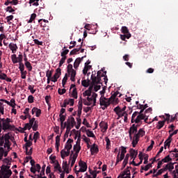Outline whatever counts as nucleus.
Here are the masks:
<instances>
[{
    "label": "nucleus",
    "mask_w": 178,
    "mask_h": 178,
    "mask_svg": "<svg viewBox=\"0 0 178 178\" xmlns=\"http://www.w3.org/2000/svg\"><path fill=\"white\" fill-rule=\"evenodd\" d=\"M71 97L72 98H74L75 99H77V98H78V93H77V88H74L73 89L72 95H71Z\"/></svg>",
    "instance_id": "nucleus-34"
},
{
    "label": "nucleus",
    "mask_w": 178,
    "mask_h": 178,
    "mask_svg": "<svg viewBox=\"0 0 178 178\" xmlns=\"http://www.w3.org/2000/svg\"><path fill=\"white\" fill-rule=\"evenodd\" d=\"M62 74V70L58 67L56 70V73L54 74V76L51 77V81H53V83H56V81H58V79H59V77H60V75Z\"/></svg>",
    "instance_id": "nucleus-7"
},
{
    "label": "nucleus",
    "mask_w": 178,
    "mask_h": 178,
    "mask_svg": "<svg viewBox=\"0 0 178 178\" xmlns=\"http://www.w3.org/2000/svg\"><path fill=\"white\" fill-rule=\"evenodd\" d=\"M60 145V135L56 137V145Z\"/></svg>",
    "instance_id": "nucleus-61"
},
{
    "label": "nucleus",
    "mask_w": 178,
    "mask_h": 178,
    "mask_svg": "<svg viewBox=\"0 0 178 178\" xmlns=\"http://www.w3.org/2000/svg\"><path fill=\"white\" fill-rule=\"evenodd\" d=\"M72 143H73V139L69 138L65 145L64 149H66L67 151H70V149H72L73 147Z\"/></svg>",
    "instance_id": "nucleus-10"
},
{
    "label": "nucleus",
    "mask_w": 178,
    "mask_h": 178,
    "mask_svg": "<svg viewBox=\"0 0 178 178\" xmlns=\"http://www.w3.org/2000/svg\"><path fill=\"white\" fill-rule=\"evenodd\" d=\"M70 155V151H68L65 149H63L60 151V156L62 158V159H65V156H69Z\"/></svg>",
    "instance_id": "nucleus-15"
},
{
    "label": "nucleus",
    "mask_w": 178,
    "mask_h": 178,
    "mask_svg": "<svg viewBox=\"0 0 178 178\" xmlns=\"http://www.w3.org/2000/svg\"><path fill=\"white\" fill-rule=\"evenodd\" d=\"M91 155H94V154H98L99 152V149H98V146L95 143H94L90 147Z\"/></svg>",
    "instance_id": "nucleus-12"
},
{
    "label": "nucleus",
    "mask_w": 178,
    "mask_h": 178,
    "mask_svg": "<svg viewBox=\"0 0 178 178\" xmlns=\"http://www.w3.org/2000/svg\"><path fill=\"white\" fill-rule=\"evenodd\" d=\"M59 120L60 122V126L63 127V122L66 120V115L63 114H59Z\"/></svg>",
    "instance_id": "nucleus-36"
},
{
    "label": "nucleus",
    "mask_w": 178,
    "mask_h": 178,
    "mask_svg": "<svg viewBox=\"0 0 178 178\" xmlns=\"http://www.w3.org/2000/svg\"><path fill=\"white\" fill-rule=\"evenodd\" d=\"M81 135H80V133H79V136L78 137V139L76 140V145H78V149L76 150V153L78 152H80V149H81V146H80V143L81 142Z\"/></svg>",
    "instance_id": "nucleus-27"
},
{
    "label": "nucleus",
    "mask_w": 178,
    "mask_h": 178,
    "mask_svg": "<svg viewBox=\"0 0 178 178\" xmlns=\"http://www.w3.org/2000/svg\"><path fill=\"white\" fill-rule=\"evenodd\" d=\"M165 172V168H161L156 174L153 175L152 177H158V176H161Z\"/></svg>",
    "instance_id": "nucleus-37"
},
{
    "label": "nucleus",
    "mask_w": 178,
    "mask_h": 178,
    "mask_svg": "<svg viewBox=\"0 0 178 178\" xmlns=\"http://www.w3.org/2000/svg\"><path fill=\"white\" fill-rule=\"evenodd\" d=\"M35 17H37V15L35 13H33L31 15L30 19L28 21V23H33V21L35 20Z\"/></svg>",
    "instance_id": "nucleus-50"
},
{
    "label": "nucleus",
    "mask_w": 178,
    "mask_h": 178,
    "mask_svg": "<svg viewBox=\"0 0 178 178\" xmlns=\"http://www.w3.org/2000/svg\"><path fill=\"white\" fill-rule=\"evenodd\" d=\"M177 133H178V129L174 131L173 133L169 135L168 140H172V137H173V136H175V134H177Z\"/></svg>",
    "instance_id": "nucleus-59"
},
{
    "label": "nucleus",
    "mask_w": 178,
    "mask_h": 178,
    "mask_svg": "<svg viewBox=\"0 0 178 178\" xmlns=\"http://www.w3.org/2000/svg\"><path fill=\"white\" fill-rule=\"evenodd\" d=\"M74 71V69H73V65L72 64H69L67 65V73L70 74V72Z\"/></svg>",
    "instance_id": "nucleus-56"
},
{
    "label": "nucleus",
    "mask_w": 178,
    "mask_h": 178,
    "mask_svg": "<svg viewBox=\"0 0 178 178\" xmlns=\"http://www.w3.org/2000/svg\"><path fill=\"white\" fill-rule=\"evenodd\" d=\"M46 76L47 79H52V71L47 70L46 72Z\"/></svg>",
    "instance_id": "nucleus-60"
},
{
    "label": "nucleus",
    "mask_w": 178,
    "mask_h": 178,
    "mask_svg": "<svg viewBox=\"0 0 178 178\" xmlns=\"http://www.w3.org/2000/svg\"><path fill=\"white\" fill-rule=\"evenodd\" d=\"M24 65L26 66V69H28L29 72H31V70H33V66L29 61L25 62Z\"/></svg>",
    "instance_id": "nucleus-32"
},
{
    "label": "nucleus",
    "mask_w": 178,
    "mask_h": 178,
    "mask_svg": "<svg viewBox=\"0 0 178 178\" xmlns=\"http://www.w3.org/2000/svg\"><path fill=\"white\" fill-rule=\"evenodd\" d=\"M31 127H33L29 123H26L22 130H24V131H26V130H31Z\"/></svg>",
    "instance_id": "nucleus-49"
},
{
    "label": "nucleus",
    "mask_w": 178,
    "mask_h": 178,
    "mask_svg": "<svg viewBox=\"0 0 178 178\" xmlns=\"http://www.w3.org/2000/svg\"><path fill=\"white\" fill-rule=\"evenodd\" d=\"M122 97V94L119 92V91H116L114 92H111V96L108 98L110 101H111L112 104H118L119 103V99L116 98V97Z\"/></svg>",
    "instance_id": "nucleus-5"
},
{
    "label": "nucleus",
    "mask_w": 178,
    "mask_h": 178,
    "mask_svg": "<svg viewBox=\"0 0 178 178\" xmlns=\"http://www.w3.org/2000/svg\"><path fill=\"white\" fill-rule=\"evenodd\" d=\"M114 112H120L123 113L124 111H126V106H124L122 108H120V106H118L113 109Z\"/></svg>",
    "instance_id": "nucleus-31"
},
{
    "label": "nucleus",
    "mask_w": 178,
    "mask_h": 178,
    "mask_svg": "<svg viewBox=\"0 0 178 178\" xmlns=\"http://www.w3.org/2000/svg\"><path fill=\"white\" fill-rule=\"evenodd\" d=\"M10 49L12 51L13 54H16V51H17V45L14 43H10L8 45Z\"/></svg>",
    "instance_id": "nucleus-20"
},
{
    "label": "nucleus",
    "mask_w": 178,
    "mask_h": 178,
    "mask_svg": "<svg viewBox=\"0 0 178 178\" xmlns=\"http://www.w3.org/2000/svg\"><path fill=\"white\" fill-rule=\"evenodd\" d=\"M72 127L67 125V127H66L67 129L64 135L65 138H67L69 137V134L70 133V130H72Z\"/></svg>",
    "instance_id": "nucleus-41"
},
{
    "label": "nucleus",
    "mask_w": 178,
    "mask_h": 178,
    "mask_svg": "<svg viewBox=\"0 0 178 178\" xmlns=\"http://www.w3.org/2000/svg\"><path fill=\"white\" fill-rule=\"evenodd\" d=\"M90 83H91V81L90 80H83L81 82V84L83 87H88L90 86Z\"/></svg>",
    "instance_id": "nucleus-48"
},
{
    "label": "nucleus",
    "mask_w": 178,
    "mask_h": 178,
    "mask_svg": "<svg viewBox=\"0 0 178 178\" xmlns=\"http://www.w3.org/2000/svg\"><path fill=\"white\" fill-rule=\"evenodd\" d=\"M19 69L21 72V79H26V76H27V71L24 70V65L19 67Z\"/></svg>",
    "instance_id": "nucleus-13"
},
{
    "label": "nucleus",
    "mask_w": 178,
    "mask_h": 178,
    "mask_svg": "<svg viewBox=\"0 0 178 178\" xmlns=\"http://www.w3.org/2000/svg\"><path fill=\"white\" fill-rule=\"evenodd\" d=\"M148 158H149L148 154H144V159H145L143 162L144 165H147V163H148Z\"/></svg>",
    "instance_id": "nucleus-64"
},
{
    "label": "nucleus",
    "mask_w": 178,
    "mask_h": 178,
    "mask_svg": "<svg viewBox=\"0 0 178 178\" xmlns=\"http://www.w3.org/2000/svg\"><path fill=\"white\" fill-rule=\"evenodd\" d=\"M80 169L78 171H76V174L78 175L79 173H80V172H84L87 171V163L83 161H81L79 163Z\"/></svg>",
    "instance_id": "nucleus-8"
},
{
    "label": "nucleus",
    "mask_w": 178,
    "mask_h": 178,
    "mask_svg": "<svg viewBox=\"0 0 178 178\" xmlns=\"http://www.w3.org/2000/svg\"><path fill=\"white\" fill-rule=\"evenodd\" d=\"M74 124H76V120H74V118L69 117L67 120V126L70 127H74Z\"/></svg>",
    "instance_id": "nucleus-9"
},
{
    "label": "nucleus",
    "mask_w": 178,
    "mask_h": 178,
    "mask_svg": "<svg viewBox=\"0 0 178 178\" xmlns=\"http://www.w3.org/2000/svg\"><path fill=\"white\" fill-rule=\"evenodd\" d=\"M164 170H169V172H172L175 169V165L172 163H168L164 168Z\"/></svg>",
    "instance_id": "nucleus-16"
},
{
    "label": "nucleus",
    "mask_w": 178,
    "mask_h": 178,
    "mask_svg": "<svg viewBox=\"0 0 178 178\" xmlns=\"http://www.w3.org/2000/svg\"><path fill=\"white\" fill-rule=\"evenodd\" d=\"M67 54H69V49H65L61 52L60 55L63 58H67V56H66Z\"/></svg>",
    "instance_id": "nucleus-52"
},
{
    "label": "nucleus",
    "mask_w": 178,
    "mask_h": 178,
    "mask_svg": "<svg viewBox=\"0 0 178 178\" xmlns=\"http://www.w3.org/2000/svg\"><path fill=\"white\" fill-rule=\"evenodd\" d=\"M13 15H10L6 17V19L7 20V23H8V24H12L10 20H13Z\"/></svg>",
    "instance_id": "nucleus-55"
},
{
    "label": "nucleus",
    "mask_w": 178,
    "mask_h": 178,
    "mask_svg": "<svg viewBox=\"0 0 178 178\" xmlns=\"http://www.w3.org/2000/svg\"><path fill=\"white\" fill-rule=\"evenodd\" d=\"M101 77H103L102 76V71H98L97 76H94V72H92V75H91V80H92V79H96L95 81L97 83H99V84L102 85V80L101 79Z\"/></svg>",
    "instance_id": "nucleus-6"
},
{
    "label": "nucleus",
    "mask_w": 178,
    "mask_h": 178,
    "mask_svg": "<svg viewBox=\"0 0 178 178\" xmlns=\"http://www.w3.org/2000/svg\"><path fill=\"white\" fill-rule=\"evenodd\" d=\"M121 30L123 34H129V29L127 26H122Z\"/></svg>",
    "instance_id": "nucleus-54"
},
{
    "label": "nucleus",
    "mask_w": 178,
    "mask_h": 178,
    "mask_svg": "<svg viewBox=\"0 0 178 178\" xmlns=\"http://www.w3.org/2000/svg\"><path fill=\"white\" fill-rule=\"evenodd\" d=\"M70 74V76L71 81H76V70L71 71L70 74Z\"/></svg>",
    "instance_id": "nucleus-29"
},
{
    "label": "nucleus",
    "mask_w": 178,
    "mask_h": 178,
    "mask_svg": "<svg viewBox=\"0 0 178 178\" xmlns=\"http://www.w3.org/2000/svg\"><path fill=\"white\" fill-rule=\"evenodd\" d=\"M80 63H81V58H77L74 63V69H79V66H80Z\"/></svg>",
    "instance_id": "nucleus-28"
},
{
    "label": "nucleus",
    "mask_w": 178,
    "mask_h": 178,
    "mask_svg": "<svg viewBox=\"0 0 178 178\" xmlns=\"http://www.w3.org/2000/svg\"><path fill=\"white\" fill-rule=\"evenodd\" d=\"M0 175L1 176H4L6 177H10V176H12V170H8L7 171H1V172H0Z\"/></svg>",
    "instance_id": "nucleus-21"
},
{
    "label": "nucleus",
    "mask_w": 178,
    "mask_h": 178,
    "mask_svg": "<svg viewBox=\"0 0 178 178\" xmlns=\"http://www.w3.org/2000/svg\"><path fill=\"white\" fill-rule=\"evenodd\" d=\"M161 161H162V162H163V163H166L168 162H170V161H172V158H170V155H168L164 159H163Z\"/></svg>",
    "instance_id": "nucleus-47"
},
{
    "label": "nucleus",
    "mask_w": 178,
    "mask_h": 178,
    "mask_svg": "<svg viewBox=\"0 0 178 178\" xmlns=\"http://www.w3.org/2000/svg\"><path fill=\"white\" fill-rule=\"evenodd\" d=\"M129 158H130V154H127L124 159V161L122 163V168H121V170H123V169L126 168V165H127V163H129Z\"/></svg>",
    "instance_id": "nucleus-18"
},
{
    "label": "nucleus",
    "mask_w": 178,
    "mask_h": 178,
    "mask_svg": "<svg viewBox=\"0 0 178 178\" xmlns=\"http://www.w3.org/2000/svg\"><path fill=\"white\" fill-rule=\"evenodd\" d=\"M138 154V152L136 151L134 149H131L130 151L129 156L134 159V161L137 158V155Z\"/></svg>",
    "instance_id": "nucleus-23"
},
{
    "label": "nucleus",
    "mask_w": 178,
    "mask_h": 178,
    "mask_svg": "<svg viewBox=\"0 0 178 178\" xmlns=\"http://www.w3.org/2000/svg\"><path fill=\"white\" fill-rule=\"evenodd\" d=\"M58 92L59 95H63V94L66 93V89H65V88H63V89L58 88Z\"/></svg>",
    "instance_id": "nucleus-57"
},
{
    "label": "nucleus",
    "mask_w": 178,
    "mask_h": 178,
    "mask_svg": "<svg viewBox=\"0 0 178 178\" xmlns=\"http://www.w3.org/2000/svg\"><path fill=\"white\" fill-rule=\"evenodd\" d=\"M9 138H10V136H9V135L8 134H6L5 135V143L4 145H6V147H10V141H9Z\"/></svg>",
    "instance_id": "nucleus-26"
},
{
    "label": "nucleus",
    "mask_w": 178,
    "mask_h": 178,
    "mask_svg": "<svg viewBox=\"0 0 178 178\" xmlns=\"http://www.w3.org/2000/svg\"><path fill=\"white\" fill-rule=\"evenodd\" d=\"M151 168H152V163H149L146 165H141V170H145V172H147V170H149V169H151Z\"/></svg>",
    "instance_id": "nucleus-30"
},
{
    "label": "nucleus",
    "mask_w": 178,
    "mask_h": 178,
    "mask_svg": "<svg viewBox=\"0 0 178 178\" xmlns=\"http://www.w3.org/2000/svg\"><path fill=\"white\" fill-rule=\"evenodd\" d=\"M116 113V115L118 116V118L117 119H120V118H124L126 116V115H127V112L124 111L123 113H120V112H115Z\"/></svg>",
    "instance_id": "nucleus-40"
},
{
    "label": "nucleus",
    "mask_w": 178,
    "mask_h": 178,
    "mask_svg": "<svg viewBox=\"0 0 178 178\" xmlns=\"http://www.w3.org/2000/svg\"><path fill=\"white\" fill-rule=\"evenodd\" d=\"M67 58V57H62L60 63H59V66L58 67L60 69V67H62V65H63V63H65L66 59Z\"/></svg>",
    "instance_id": "nucleus-51"
},
{
    "label": "nucleus",
    "mask_w": 178,
    "mask_h": 178,
    "mask_svg": "<svg viewBox=\"0 0 178 178\" xmlns=\"http://www.w3.org/2000/svg\"><path fill=\"white\" fill-rule=\"evenodd\" d=\"M147 118L145 114H138V111H135L131 116V123H141V120H144Z\"/></svg>",
    "instance_id": "nucleus-1"
},
{
    "label": "nucleus",
    "mask_w": 178,
    "mask_h": 178,
    "mask_svg": "<svg viewBox=\"0 0 178 178\" xmlns=\"http://www.w3.org/2000/svg\"><path fill=\"white\" fill-rule=\"evenodd\" d=\"M102 77H104L103 80L104 81V83L107 84L108 83V76H106V71L104 72L102 74Z\"/></svg>",
    "instance_id": "nucleus-46"
},
{
    "label": "nucleus",
    "mask_w": 178,
    "mask_h": 178,
    "mask_svg": "<svg viewBox=\"0 0 178 178\" xmlns=\"http://www.w3.org/2000/svg\"><path fill=\"white\" fill-rule=\"evenodd\" d=\"M137 127H136V124H133L132 126L129 128V130L128 131L129 134H137L138 133Z\"/></svg>",
    "instance_id": "nucleus-11"
},
{
    "label": "nucleus",
    "mask_w": 178,
    "mask_h": 178,
    "mask_svg": "<svg viewBox=\"0 0 178 178\" xmlns=\"http://www.w3.org/2000/svg\"><path fill=\"white\" fill-rule=\"evenodd\" d=\"M145 136V131L143 129H140L137 134H135L134 135V139L131 143L132 147L134 148H136L137 144H138V141H140V137H144Z\"/></svg>",
    "instance_id": "nucleus-2"
},
{
    "label": "nucleus",
    "mask_w": 178,
    "mask_h": 178,
    "mask_svg": "<svg viewBox=\"0 0 178 178\" xmlns=\"http://www.w3.org/2000/svg\"><path fill=\"white\" fill-rule=\"evenodd\" d=\"M99 127L102 129L103 131H106L108 130V122H105L104 121H102L99 123Z\"/></svg>",
    "instance_id": "nucleus-19"
},
{
    "label": "nucleus",
    "mask_w": 178,
    "mask_h": 178,
    "mask_svg": "<svg viewBox=\"0 0 178 178\" xmlns=\"http://www.w3.org/2000/svg\"><path fill=\"white\" fill-rule=\"evenodd\" d=\"M171 143H172V139H169V138H168L167 140L164 143L165 149H166L167 147H168V148H169V147H170Z\"/></svg>",
    "instance_id": "nucleus-39"
},
{
    "label": "nucleus",
    "mask_w": 178,
    "mask_h": 178,
    "mask_svg": "<svg viewBox=\"0 0 178 178\" xmlns=\"http://www.w3.org/2000/svg\"><path fill=\"white\" fill-rule=\"evenodd\" d=\"M92 66L91 65H85L83 70V74L86 75L87 74L88 70L91 69Z\"/></svg>",
    "instance_id": "nucleus-43"
},
{
    "label": "nucleus",
    "mask_w": 178,
    "mask_h": 178,
    "mask_svg": "<svg viewBox=\"0 0 178 178\" xmlns=\"http://www.w3.org/2000/svg\"><path fill=\"white\" fill-rule=\"evenodd\" d=\"M67 77H68L67 73H65V74L62 80L63 84H66V83H67Z\"/></svg>",
    "instance_id": "nucleus-63"
},
{
    "label": "nucleus",
    "mask_w": 178,
    "mask_h": 178,
    "mask_svg": "<svg viewBox=\"0 0 178 178\" xmlns=\"http://www.w3.org/2000/svg\"><path fill=\"white\" fill-rule=\"evenodd\" d=\"M130 37H131V34L128 33L127 35H120V38L122 41H126V38H127L129 40V38H130Z\"/></svg>",
    "instance_id": "nucleus-45"
},
{
    "label": "nucleus",
    "mask_w": 178,
    "mask_h": 178,
    "mask_svg": "<svg viewBox=\"0 0 178 178\" xmlns=\"http://www.w3.org/2000/svg\"><path fill=\"white\" fill-rule=\"evenodd\" d=\"M131 174L130 172V170L128 169L124 170V171L122 172V177L123 178H131Z\"/></svg>",
    "instance_id": "nucleus-14"
},
{
    "label": "nucleus",
    "mask_w": 178,
    "mask_h": 178,
    "mask_svg": "<svg viewBox=\"0 0 178 178\" xmlns=\"http://www.w3.org/2000/svg\"><path fill=\"white\" fill-rule=\"evenodd\" d=\"M86 136L88 137H92V138H95V135L92 131H90V129L86 130Z\"/></svg>",
    "instance_id": "nucleus-42"
},
{
    "label": "nucleus",
    "mask_w": 178,
    "mask_h": 178,
    "mask_svg": "<svg viewBox=\"0 0 178 178\" xmlns=\"http://www.w3.org/2000/svg\"><path fill=\"white\" fill-rule=\"evenodd\" d=\"M28 102L29 104H33V102H34V96L29 95L28 97Z\"/></svg>",
    "instance_id": "nucleus-58"
},
{
    "label": "nucleus",
    "mask_w": 178,
    "mask_h": 178,
    "mask_svg": "<svg viewBox=\"0 0 178 178\" xmlns=\"http://www.w3.org/2000/svg\"><path fill=\"white\" fill-rule=\"evenodd\" d=\"M165 123H166V120L159 121L156 127V129L161 130V129L165 126Z\"/></svg>",
    "instance_id": "nucleus-25"
},
{
    "label": "nucleus",
    "mask_w": 178,
    "mask_h": 178,
    "mask_svg": "<svg viewBox=\"0 0 178 178\" xmlns=\"http://www.w3.org/2000/svg\"><path fill=\"white\" fill-rule=\"evenodd\" d=\"M32 129H33V131H37L38 130V120H35L33 122V124L32 126Z\"/></svg>",
    "instance_id": "nucleus-44"
},
{
    "label": "nucleus",
    "mask_w": 178,
    "mask_h": 178,
    "mask_svg": "<svg viewBox=\"0 0 178 178\" xmlns=\"http://www.w3.org/2000/svg\"><path fill=\"white\" fill-rule=\"evenodd\" d=\"M91 94H92V92H90V90H86L83 93V97H91Z\"/></svg>",
    "instance_id": "nucleus-53"
},
{
    "label": "nucleus",
    "mask_w": 178,
    "mask_h": 178,
    "mask_svg": "<svg viewBox=\"0 0 178 178\" xmlns=\"http://www.w3.org/2000/svg\"><path fill=\"white\" fill-rule=\"evenodd\" d=\"M81 47H83V42L81 43V46L79 47V48H78V49H72V50L70 52V56H72V55H76V54H77V52H79V51H80V49H81Z\"/></svg>",
    "instance_id": "nucleus-24"
},
{
    "label": "nucleus",
    "mask_w": 178,
    "mask_h": 178,
    "mask_svg": "<svg viewBox=\"0 0 178 178\" xmlns=\"http://www.w3.org/2000/svg\"><path fill=\"white\" fill-rule=\"evenodd\" d=\"M83 111V101H79V106H78V116L81 118V111Z\"/></svg>",
    "instance_id": "nucleus-22"
},
{
    "label": "nucleus",
    "mask_w": 178,
    "mask_h": 178,
    "mask_svg": "<svg viewBox=\"0 0 178 178\" xmlns=\"http://www.w3.org/2000/svg\"><path fill=\"white\" fill-rule=\"evenodd\" d=\"M12 129V125L6 122H3V130H10Z\"/></svg>",
    "instance_id": "nucleus-33"
},
{
    "label": "nucleus",
    "mask_w": 178,
    "mask_h": 178,
    "mask_svg": "<svg viewBox=\"0 0 178 178\" xmlns=\"http://www.w3.org/2000/svg\"><path fill=\"white\" fill-rule=\"evenodd\" d=\"M105 141L106 143V149H107V151H108V149H111V140L109 139V138L106 137L105 138Z\"/></svg>",
    "instance_id": "nucleus-35"
},
{
    "label": "nucleus",
    "mask_w": 178,
    "mask_h": 178,
    "mask_svg": "<svg viewBox=\"0 0 178 178\" xmlns=\"http://www.w3.org/2000/svg\"><path fill=\"white\" fill-rule=\"evenodd\" d=\"M11 60L14 65L19 63V67L24 66V64L23 63V54L22 53H19L18 57L16 54L11 55Z\"/></svg>",
    "instance_id": "nucleus-3"
},
{
    "label": "nucleus",
    "mask_w": 178,
    "mask_h": 178,
    "mask_svg": "<svg viewBox=\"0 0 178 178\" xmlns=\"http://www.w3.org/2000/svg\"><path fill=\"white\" fill-rule=\"evenodd\" d=\"M6 10L7 12H9V13H13V12H15V9H13L12 8V6H8L6 8Z\"/></svg>",
    "instance_id": "nucleus-62"
},
{
    "label": "nucleus",
    "mask_w": 178,
    "mask_h": 178,
    "mask_svg": "<svg viewBox=\"0 0 178 178\" xmlns=\"http://www.w3.org/2000/svg\"><path fill=\"white\" fill-rule=\"evenodd\" d=\"M112 104V102L109 98H106L105 97H101L99 99V105L102 106V111H105V109L108 108V106Z\"/></svg>",
    "instance_id": "nucleus-4"
},
{
    "label": "nucleus",
    "mask_w": 178,
    "mask_h": 178,
    "mask_svg": "<svg viewBox=\"0 0 178 178\" xmlns=\"http://www.w3.org/2000/svg\"><path fill=\"white\" fill-rule=\"evenodd\" d=\"M95 80H96L95 78L92 79V81L88 89V91H90V92H92V89L94 88V86H95V84H100L99 83L95 81Z\"/></svg>",
    "instance_id": "nucleus-17"
},
{
    "label": "nucleus",
    "mask_w": 178,
    "mask_h": 178,
    "mask_svg": "<svg viewBox=\"0 0 178 178\" xmlns=\"http://www.w3.org/2000/svg\"><path fill=\"white\" fill-rule=\"evenodd\" d=\"M67 105H70V106H73L74 105V99H65Z\"/></svg>",
    "instance_id": "nucleus-38"
}]
</instances>
